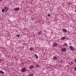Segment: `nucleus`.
<instances>
[{
	"label": "nucleus",
	"mask_w": 76,
	"mask_h": 76,
	"mask_svg": "<svg viewBox=\"0 0 76 76\" xmlns=\"http://www.w3.org/2000/svg\"><path fill=\"white\" fill-rule=\"evenodd\" d=\"M4 10L5 11H7L8 9V8L7 7L5 6L4 7Z\"/></svg>",
	"instance_id": "5"
},
{
	"label": "nucleus",
	"mask_w": 76,
	"mask_h": 76,
	"mask_svg": "<svg viewBox=\"0 0 76 76\" xmlns=\"http://www.w3.org/2000/svg\"><path fill=\"white\" fill-rule=\"evenodd\" d=\"M63 31L64 32H67V30H66V29H63Z\"/></svg>",
	"instance_id": "12"
},
{
	"label": "nucleus",
	"mask_w": 76,
	"mask_h": 76,
	"mask_svg": "<svg viewBox=\"0 0 76 76\" xmlns=\"http://www.w3.org/2000/svg\"><path fill=\"white\" fill-rule=\"evenodd\" d=\"M4 11H5L4 9H2L1 11H2V13H4Z\"/></svg>",
	"instance_id": "14"
},
{
	"label": "nucleus",
	"mask_w": 76,
	"mask_h": 76,
	"mask_svg": "<svg viewBox=\"0 0 76 76\" xmlns=\"http://www.w3.org/2000/svg\"><path fill=\"white\" fill-rule=\"evenodd\" d=\"M0 73L1 74L3 75L4 73V72H3V71H2V70L0 71Z\"/></svg>",
	"instance_id": "10"
},
{
	"label": "nucleus",
	"mask_w": 76,
	"mask_h": 76,
	"mask_svg": "<svg viewBox=\"0 0 76 76\" xmlns=\"http://www.w3.org/2000/svg\"><path fill=\"white\" fill-rule=\"evenodd\" d=\"M73 64V61H70V64L72 65Z\"/></svg>",
	"instance_id": "18"
},
{
	"label": "nucleus",
	"mask_w": 76,
	"mask_h": 76,
	"mask_svg": "<svg viewBox=\"0 0 76 76\" xmlns=\"http://www.w3.org/2000/svg\"><path fill=\"white\" fill-rule=\"evenodd\" d=\"M26 71V69L25 67L23 68L21 70V72L23 73L25 72Z\"/></svg>",
	"instance_id": "2"
},
{
	"label": "nucleus",
	"mask_w": 76,
	"mask_h": 76,
	"mask_svg": "<svg viewBox=\"0 0 76 76\" xmlns=\"http://www.w3.org/2000/svg\"><path fill=\"white\" fill-rule=\"evenodd\" d=\"M3 1V0H0V2H1Z\"/></svg>",
	"instance_id": "25"
},
{
	"label": "nucleus",
	"mask_w": 76,
	"mask_h": 76,
	"mask_svg": "<svg viewBox=\"0 0 76 76\" xmlns=\"http://www.w3.org/2000/svg\"><path fill=\"white\" fill-rule=\"evenodd\" d=\"M61 50L62 52H66V50H67V49H66V48H63L61 49Z\"/></svg>",
	"instance_id": "3"
},
{
	"label": "nucleus",
	"mask_w": 76,
	"mask_h": 76,
	"mask_svg": "<svg viewBox=\"0 0 76 76\" xmlns=\"http://www.w3.org/2000/svg\"><path fill=\"white\" fill-rule=\"evenodd\" d=\"M60 63H62V62H63V60L62 59H61L59 61Z\"/></svg>",
	"instance_id": "19"
},
{
	"label": "nucleus",
	"mask_w": 76,
	"mask_h": 76,
	"mask_svg": "<svg viewBox=\"0 0 76 76\" xmlns=\"http://www.w3.org/2000/svg\"><path fill=\"white\" fill-rule=\"evenodd\" d=\"M33 50H34V48H33L32 47L30 48V50H31V51H33Z\"/></svg>",
	"instance_id": "17"
},
{
	"label": "nucleus",
	"mask_w": 76,
	"mask_h": 76,
	"mask_svg": "<svg viewBox=\"0 0 76 76\" xmlns=\"http://www.w3.org/2000/svg\"><path fill=\"white\" fill-rule=\"evenodd\" d=\"M29 69H32L34 68V66L33 65H30L28 67Z\"/></svg>",
	"instance_id": "6"
},
{
	"label": "nucleus",
	"mask_w": 76,
	"mask_h": 76,
	"mask_svg": "<svg viewBox=\"0 0 76 76\" xmlns=\"http://www.w3.org/2000/svg\"><path fill=\"white\" fill-rule=\"evenodd\" d=\"M48 16H50V14H48Z\"/></svg>",
	"instance_id": "23"
},
{
	"label": "nucleus",
	"mask_w": 76,
	"mask_h": 76,
	"mask_svg": "<svg viewBox=\"0 0 76 76\" xmlns=\"http://www.w3.org/2000/svg\"><path fill=\"white\" fill-rule=\"evenodd\" d=\"M75 9H76V8H75Z\"/></svg>",
	"instance_id": "28"
},
{
	"label": "nucleus",
	"mask_w": 76,
	"mask_h": 76,
	"mask_svg": "<svg viewBox=\"0 0 76 76\" xmlns=\"http://www.w3.org/2000/svg\"><path fill=\"white\" fill-rule=\"evenodd\" d=\"M16 37H20V35L19 34H17V36H16Z\"/></svg>",
	"instance_id": "20"
},
{
	"label": "nucleus",
	"mask_w": 76,
	"mask_h": 76,
	"mask_svg": "<svg viewBox=\"0 0 76 76\" xmlns=\"http://www.w3.org/2000/svg\"><path fill=\"white\" fill-rule=\"evenodd\" d=\"M36 67L37 68V67H39V65L38 64H36Z\"/></svg>",
	"instance_id": "9"
},
{
	"label": "nucleus",
	"mask_w": 76,
	"mask_h": 76,
	"mask_svg": "<svg viewBox=\"0 0 76 76\" xmlns=\"http://www.w3.org/2000/svg\"><path fill=\"white\" fill-rule=\"evenodd\" d=\"M1 59H0V62H1Z\"/></svg>",
	"instance_id": "26"
},
{
	"label": "nucleus",
	"mask_w": 76,
	"mask_h": 76,
	"mask_svg": "<svg viewBox=\"0 0 76 76\" xmlns=\"http://www.w3.org/2000/svg\"><path fill=\"white\" fill-rule=\"evenodd\" d=\"M69 48L71 51H75V50H76L75 48H73V47L72 46H69Z\"/></svg>",
	"instance_id": "1"
},
{
	"label": "nucleus",
	"mask_w": 76,
	"mask_h": 76,
	"mask_svg": "<svg viewBox=\"0 0 76 76\" xmlns=\"http://www.w3.org/2000/svg\"><path fill=\"white\" fill-rule=\"evenodd\" d=\"M65 38H66L65 37H63L61 38V39L62 40H64Z\"/></svg>",
	"instance_id": "16"
},
{
	"label": "nucleus",
	"mask_w": 76,
	"mask_h": 76,
	"mask_svg": "<svg viewBox=\"0 0 76 76\" xmlns=\"http://www.w3.org/2000/svg\"><path fill=\"white\" fill-rule=\"evenodd\" d=\"M57 57L56 56H54L53 58V59L54 60H57Z\"/></svg>",
	"instance_id": "7"
},
{
	"label": "nucleus",
	"mask_w": 76,
	"mask_h": 76,
	"mask_svg": "<svg viewBox=\"0 0 76 76\" xmlns=\"http://www.w3.org/2000/svg\"><path fill=\"white\" fill-rule=\"evenodd\" d=\"M75 7H76V6H75Z\"/></svg>",
	"instance_id": "29"
},
{
	"label": "nucleus",
	"mask_w": 76,
	"mask_h": 76,
	"mask_svg": "<svg viewBox=\"0 0 76 76\" xmlns=\"http://www.w3.org/2000/svg\"><path fill=\"white\" fill-rule=\"evenodd\" d=\"M75 71H76V67H75L74 68Z\"/></svg>",
	"instance_id": "22"
},
{
	"label": "nucleus",
	"mask_w": 76,
	"mask_h": 76,
	"mask_svg": "<svg viewBox=\"0 0 76 76\" xmlns=\"http://www.w3.org/2000/svg\"><path fill=\"white\" fill-rule=\"evenodd\" d=\"M42 33V31H40L38 32V34H39V35H41Z\"/></svg>",
	"instance_id": "15"
},
{
	"label": "nucleus",
	"mask_w": 76,
	"mask_h": 76,
	"mask_svg": "<svg viewBox=\"0 0 76 76\" xmlns=\"http://www.w3.org/2000/svg\"><path fill=\"white\" fill-rule=\"evenodd\" d=\"M28 76H34V74H30L28 75Z\"/></svg>",
	"instance_id": "13"
},
{
	"label": "nucleus",
	"mask_w": 76,
	"mask_h": 76,
	"mask_svg": "<svg viewBox=\"0 0 76 76\" xmlns=\"http://www.w3.org/2000/svg\"><path fill=\"white\" fill-rule=\"evenodd\" d=\"M60 66H61V65H60Z\"/></svg>",
	"instance_id": "27"
},
{
	"label": "nucleus",
	"mask_w": 76,
	"mask_h": 76,
	"mask_svg": "<svg viewBox=\"0 0 76 76\" xmlns=\"http://www.w3.org/2000/svg\"><path fill=\"white\" fill-rule=\"evenodd\" d=\"M64 45L65 46H67V43H64Z\"/></svg>",
	"instance_id": "21"
},
{
	"label": "nucleus",
	"mask_w": 76,
	"mask_h": 76,
	"mask_svg": "<svg viewBox=\"0 0 76 76\" xmlns=\"http://www.w3.org/2000/svg\"><path fill=\"white\" fill-rule=\"evenodd\" d=\"M75 62V63H76V59H75V61H74Z\"/></svg>",
	"instance_id": "24"
},
{
	"label": "nucleus",
	"mask_w": 76,
	"mask_h": 76,
	"mask_svg": "<svg viewBox=\"0 0 76 76\" xmlns=\"http://www.w3.org/2000/svg\"><path fill=\"white\" fill-rule=\"evenodd\" d=\"M34 56L36 57V58H38V56H37V55L36 54H34Z\"/></svg>",
	"instance_id": "11"
},
{
	"label": "nucleus",
	"mask_w": 76,
	"mask_h": 76,
	"mask_svg": "<svg viewBox=\"0 0 76 76\" xmlns=\"http://www.w3.org/2000/svg\"><path fill=\"white\" fill-rule=\"evenodd\" d=\"M19 9H20V8H14V10L15 11H18Z\"/></svg>",
	"instance_id": "8"
},
{
	"label": "nucleus",
	"mask_w": 76,
	"mask_h": 76,
	"mask_svg": "<svg viewBox=\"0 0 76 76\" xmlns=\"http://www.w3.org/2000/svg\"><path fill=\"white\" fill-rule=\"evenodd\" d=\"M57 45V43L56 42H54V43H53L52 46L53 47H56Z\"/></svg>",
	"instance_id": "4"
}]
</instances>
